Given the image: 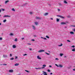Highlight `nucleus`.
<instances>
[{
	"label": "nucleus",
	"mask_w": 75,
	"mask_h": 75,
	"mask_svg": "<svg viewBox=\"0 0 75 75\" xmlns=\"http://www.w3.org/2000/svg\"><path fill=\"white\" fill-rule=\"evenodd\" d=\"M55 65L57 67H60V68H62V65L60 64H59L58 65L57 64H55Z\"/></svg>",
	"instance_id": "obj_1"
},
{
	"label": "nucleus",
	"mask_w": 75,
	"mask_h": 75,
	"mask_svg": "<svg viewBox=\"0 0 75 75\" xmlns=\"http://www.w3.org/2000/svg\"><path fill=\"white\" fill-rule=\"evenodd\" d=\"M46 65H45V64H43L42 66V67L41 68L42 69L45 68V67H46Z\"/></svg>",
	"instance_id": "obj_2"
},
{
	"label": "nucleus",
	"mask_w": 75,
	"mask_h": 75,
	"mask_svg": "<svg viewBox=\"0 0 75 75\" xmlns=\"http://www.w3.org/2000/svg\"><path fill=\"white\" fill-rule=\"evenodd\" d=\"M45 51L43 50H40L38 51V52H44Z\"/></svg>",
	"instance_id": "obj_3"
},
{
	"label": "nucleus",
	"mask_w": 75,
	"mask_h": 75,
	"mask_svg": "<svg viewBox=\"0 0 75 75\" xmlns=\"http://www.w3.org/2000/svg\"><path fill=\"white\" fill-rule=\"evenodd\" d=\"M37 59H41V58L40 57V56H37Z\"/></svg>",
	"instance_id": "obj_4"
},
{
	"label": "nucleus",
	"mask_w": 75,
	"mask_h": 75,
	"mask_svg": "<svg viewBox=\"0 0 75 75\" xmlns=\"http://www.w3.org/2000/svg\"><path fill=\"white\" fill-rule=\"evenodd\" d=\"M57 16L58 17H60V18H65V17H64L58 15Z\"/></svg>",
	"instance_id": "obj_5"
},
{
	"label": "nucleus",
	"mask_w": 75,
	"mask_h": 75,
	"mask_svg": "<svg viewBox=\"0 0 75 75\" xmlns=\"http://www.w3.org/2000/svg\"><path fill=\"white\" fill-rule=\"evenodd\" d=\"M42 72H43V74H44V75H48L47 74V72H46L43 71Z\"/></svg>",
	"instance_id": "obj_6"
},
{
	"label": "nucleus",
	"mask_w": 75,
	"mask_h": 75,
	"mask_svg": "<svg viewBox=\"0 0 75 75\" xmlns=\"http://www.w3.org/2000/svg\"><path fill=\"white\" fill-rule=\"evenodd\" d=\"M11 17L10 16H8V15H5L4 16V17Z\"/></svg>",
	"instance_id": "obj_7"
},
{
	"label": "nucleus",
	"mask_w": 75,
	"mask_h": 75,
	"mask_svg": "<svg viewBox=\"0 0 75 75\" xmlns=\"http://www.w3.org/2000/svg\"><path fill=\"white\" fill-rule=\"evenodd\" d=\"M32 28L33 30H35L36 29V28H35V27L34 25L32 26Z\"/></svg>",
	"instance_id": "obj_8"
},
{
	"label": "nucleus",
	"mask_w": 75,
	"mask_h": 75,
	"mask_svg": "<svg viewBox=\"0 0 75 75\" xmlns=\"http://www.w3.org/2000/svg\"><path fill=\"white\" fill-rule=\"evenodd\" d=\"M3 57L4 58H6V57H7V56L6 55V54H4L3 55Z\"/></svg>",
	"instance_id": "obj_9"
},
{
	"label": "nucleus",
	"mask_w": 75,
	"mask_h": 75,
	"mask_svg": "<svg viewBox=\"0 0 75 75\" xmlns=\"http://www.w3.org/2000/svg\"><path fill=\"white\" fill-rule=\"evenodd\" d=\"M61 24H66V23L61 22Z\"/></svg>",
	"instance_id": "obj_10"
},
{
	"label": "nucleus",
	"mask_w": 75,
	"mask_h": 75,
	"mask_svg": "<svg viewBox=\"0 0 75 75\" xmlns=\"http://www.w3.org/2000/svg\"><path fill=\"white\" fill-rule=\"evenodd\" d=\"M13 48H16V46L15 45H13Z\"/></svg>",
	"instance_id": "obj_11"
},
{
	"label": "nucleus",
	"mask_w": 75,
	"mask_h": 75,
	"mask_svg": "<svg viewBox=\"0 0 75 75\" xmlns=\"http://www.w3.org/2000/svg\"><path fill=\"white\" fill-rule=\"evenodd\" d=\"M9 72H13V70L11 69L9 70Z\"/></svg>",
	"instance_id": "obj_12"
},
{
	"label": "nucleus",
	"mask_w": 75,
	"mask_h": 75,
	"mask_svg": "<svg viewBox=\"0 0 75 75\" xmlns=\"http://www.w3.org/2000/svg\"><path fill=\"white\" fill-rule=\"evenodd\" d=\"M8 2H9V1H8V0L6 1L5 2V4H6V3H8Z\"/></svg>",
	"instance_id": "obj_13"
},
{
	"label": "nucleus",
	"mask_w": 75,
	"mask_h": 75,
	"mask_svg": "<svg viewBox=\"0 0 75 75\" xmlns=\"http://www.w3.org/2000/svg\"><path fill=\"white\" fill-rule=\"evenodd\" d=\"M18 65H19V63H16L15 64V66H18Z\"/></svg>",
	"instance_id": "obj_14"
},
{
	"label": "nucleus",
	"mask_w": 75,
	"mask_h": 75,
	"mask_svg": "<svg viewBox=\"0 0 75 75\" xmlns=\"http://www.w3.org/2000/svg\"><path fill=\"white\" fill-rule=\"evenodd\" d=\"M70 34H72V35H73V34H74V32H72V31L70 32Z\"/></svg>",
	"instance_id": "obj_15"
},
{
	"label": "nucleus",
	"mask_w": 75,
	"mask_h": 75,
	"mask_svg": "<svg viewBox=\"0 0 75 75\" xmlns=\"http://www.w3.org/2000/svg\"><path fill=\"white\" fill-rule=\"evenodd\" d=\"M35 24V25H38V23L37 22H35L34 23Z\"/></svg>",
	"instance_id": "obj_16"
},
{
	"label": "nucleus",
	"mask_w": 75,
	"mask_h": 75,
	"mask_svg": "<svg viewBox=\"0 0 75 75\" xmlns=\"http://www.w3.org/2000/svg\"><path fill=\"white\" fill-rule=\"evenodd\" d=\"M41 38H42V39H44V40H47V38H43L42 37H41Z\"/></svg>",
	"instance_id": "obj_17"
},
{
	"label": "nucleus",
	"mask_w": 75,
	"mask_h": 75,
	"mask_svg": "<svg viewBox=\"0 0 75 75\" xmlns=\"http://www.w3.org/2000/svg\"><path fill=\"white\" fill-rule=\"evenodd\" d=\"M63 55H64V54L62 53L60 54V57H62Z\"/></svg>",
	"instance_id": "obj_18"
},
{
	"label": "nucleus",
	"mask_w": 75,
	"mask_h": 75,
	"mask_svg": "<svg viewBox=\"0 0 75 75\" xmlns=\"http://www.w3.org/2000/svg\"><path fill=\"white\" fill-rule=\"evenodd\" d=\"M71 50L72 51H75V48H74L72 50Z\"/></svg>",
	"instance_id": "obj_19"
},
{
	"label": "nucleus",
	"mask_w": 75,
	"mask_h": 75,
	"mask_svg": "<svg viewBox=\"0 0 75 75\" xmlns=\"http://www.w3.org/2000/svg\"><path fill=\"white\" fill-rule=\"evenodd\" d=\"M7 21V20L6 19H5L3 21V22L4 23H5V22H6V21Z\"/></svg>",
	"instance_id": "obj_20"
},
{
	"label": "nucleus",
	"mask_w": 75,
	"mask_h": 75,
	"mask_svg": "<svg viewBox=\"0 0 75 75\" xmlns=\"http://www.w3.org/2000/svg\"><path fill=\"white\" fill-rule=\"evenodd\" d=\"M48 13H45L44 14V15L45 16H47V15H48Z\"/></svg>",
	"instance_id": "obj_21"
},
{
	"label": "nucleus",
	"mask_w": 75,
	"mask_h": 75,
	"mask_svg": "<svg viewBox=\"0 0 75 75\" xmlns=\"http://www.w3.org/2000/svg\"><path fill=\"white\" fill-rule=\"evenodd\" d=\"M17 40H18V39H17V38H16L15 39V40L14 41H16V42H17Z\"/></svg>",
	"instance_id": "obj_22"
},
{
	"label": "nucleus",
	"mask_w": 75,
	"mask_h": 75,
	"mask_svg": "<svg viewBox=\"0 0 75 75\" xmlns=\"http://www.w3.org/2000/svg\"><path fill=\"white\" fill-rule=\"evenodd\" d=\"M56 20H57V22H58L59 21V19L58 18H57Z\"/></svg>",
	"instance_id": "obj_23"
},
{
	"label": "nucleus",
	"mask_w": 75,
	"mask_h": 75,
	"mask_svg": "<svg viewBox=\"0 0 75 75\" xmlns=\"http://www.w3.org/2000/svg\"><path fill=\"white\" fill-rule=\"evenodd\" d=\"M35 69H41V68H35Z\"/></svg>",
	"instance_id": "obj_24"
},
{
	"label": "nucleus",
	"mask_w": 75,
	"mask_h": 75,
	"mask_svg": "<svg viewBox=\"0 0 75 75\" xmlns=\"http://www.w3.org/2000/svg\"><path fill=\"white\" fill-rule=\"evenodd\" d=\"M25 71H26V72H28V73H29V72H30V71H29L28 70H25Z\"/></svg>",
	"instance_id": "obj_25"
},
{
	"label": "nucleus",
	"mask_w": 75,
	"mask_h": 75,
	"mask_svg": "<svg viewBox=\"0 0 75 75\" xmlns=\"http://www.w3.org/2000/svg\"><path fill=\"white\" fill-rule=\"evenodd\" d=\"M64 3H65V4H67V3H67V2H66V1H64Z\"/></svg>",
	"instance_id": "obj_26"
},
{
	"label": "nucleus",
	"mask_w": 75,
	"mask_h": 75,
	"mask_svg": "<svg viewBox=\"0 0 75 75\" xmlns=\"http://www.w3.org/2000/svg\"><path fill=\"white\" fill-rule=\"evenodd\" d=\"M59 47H61V46H62V44L61 43L60 45H58Z\"/></svg>",
	"instance_id": "obj_27"
},
{
	"label": "nucleus",
	"mask_w": 75,
	"mask_h": 75,
	"mask_svg": "<svg viewBox=\"0 0 75 75\" xmlns=\"http://www.w3.org/2000/svg\"><path fill=\"white\" fill-rule=\"evenodd\" d=\"M46 38H50V37L47 35L46 36Z\"/></svg>",
	"instance_id": "obj_28"
},
{
	"label": "nucleus",
	"mask_w": 75,
	"mask_h": 75,
	"mask_svg": "<svg viewBox=\"0 0 75 75\" xmlns=\"http://www.w3.org/2000/svg\"><path fill=\"white\" fill-rule=\"evenodd\" d=\"M12 11H15V10H14V8H13L12 9Z\"/></svg>",
	"instance_id": "obj_29"
},
{
	"label": "nucleus",
	"mask_w": 75,
	"mask_h": 75,
	"mask_svg": "<svg viewBox=\"0 0 75 75\" xmlns=\"http://www.w3.org/2000/svg\"><path fill=\"white\" fill-rule=\"evenodd\" d=\"M14 59L13 58H11L10 59L11 60H13Z\"/></svg>",
	"instance_id": "obj_30"
},
{
	"label": "nucleus",
	"mask_w": 75,
	"mask_h": 75,
	"mask_svg": "<svg viewBox=\"0 0 75 75\" xmlns=\"http://www.w3.org/2000/svg\"><path fill=\"white\" fill-rule=\"evenodd\" d=\"M71 26L72 27H75V25H71Z\"/></svg>",
	"instance_id": "obj_31"
},
{
	"label": "nucleus",
	"mask_w": 75,
	"mask_h": 75,
	"mask_svg": "<svg viewBox=\"0 0 75 75\" xmlns=\"http://www.w3.org/2000/svg\"><path fill=\"white\" fill-rule=\"evenodd\" d=\"M30 14H31V15L32 14H33V12H30Z\"/></svg>",
	"instance_id": "obj_32"
},
{
	"label": "nucleus",
	"mask_w": 75,
	"mask_h": 75,
	"mask_svg": "<svg viewBox=\"0 0 75 75\" xmlns=\"http://www.w3.org/2000/svg\"><path fill=\"white\" fill-rule=\"evenodd\" d=\"M15 59H17V58H18V57L17 56H15Z\"/></svg>",
	"instance_id": "obj_33"
},
{
	"label": "nucleus",
	"mask_w": 75,
	"mask_h": 75,
	"mask_svg": "<svg viewBox=\"0 0 75 75\" xmlns=\"http://www.w3.org/2000/svg\"><path fill=\"white\" fill-rule=\"evenodd\" d=\"M73 31H74V32H75V28L73 29Z\"/></svg>",
	"instance_id": "obj_34"
},
{
	"label": "nucleus",
	"mask_w": 75,
	"mask_h": 75,
	"mask_svg": "<svg viewBox=\"0 0 75 75\" xmlns=\"http://www.w3.org/2000/svg\"><path fill=\"white\" fill-rule=\"evenodd\" d=\"M36 19H39V20H40V17H37L36 18Z\"/></svg>",
	"instance_id": "obj_35"
},
{
	"label": "nucleus",
	"mask_w": 75,
	"mask_h": 75,
	"mask_svg": "<svg viewBox=\"0 0 75 75\" xmlns=\"http://www.w3.org/2000/svg\"><path fill=\"white\" fill-rule=\"evenodd\" d=\"M55 59V60H59V59L58 58H56Z\"/></svg>",
	"instance_id": "obj_36"
},
{
	"label": "nucleus",
	"mask_w": 75,
	"mask_h": 75,
	"mask_svg": "<svg viewBox=\"0 0 75 75\" xmlns=\"http://www.w3.org/2000/svg\"><path fill=\"white\" fill-rule=\"evenodd\" d=\"M75 46L73 45L72 46H71V47H73V48H75Z\"/></svg>",
	"instance_id": "obj_37"
},
{
	"label": "nucleus",
	"mask_w": 75,
	"mask_h": 75,
	"mask_svg": "<svg viewBox=\"0 0 75 75\" xmlns=\"http://www.w3.org/2000/svg\"><path fill=\"white\" fill-rule=\"evenodd\" d=\"M10 55L9 56V57H11L12 56V54H10Z\"/></svg>",
	"instance_id": "obj_38"
},
{
	"label": "nucleus",
	"mask_w": 75,
	"mask_h": 75,
	"mask_svg": "<svg viewBox=\"0 0 75 75\" xmlns=\"http://www.w3.org/2000/svg\"><path fill=\"white\" fill-rule=\"evenodd\" d=\"M57 10H58V11H60V9H59V8H58V9H57Z\"/></svg>",
	"instance_id": "obj_39"
},
{
	"label": "nucleus",
	"mask_w": 75,
	"mask_h": 75,
	"mask_svg": "<svg viewBox=\"0 0 75 75\" xmlns=\"http://www.w3.org/2000/svg\"><path fill=\"white\" fill-rule=\"evenodd\" d=\"M67 41H68V42H71V41H70L69 40H67Z\"/></svg>",
	"instance_id": "obj_40"
},
{
	"label": "nucleus",
	"mask_w": 75,
	"mask_h": 75,
	"mask_svg": "<svg viewBox=\"0 0 75 75\" xmlns=\"http://www.w3.org/2000/svg\"><path fill=\"white\" fill-rule=\"evenodd\" d=\"M45 54H47V55H49V54L47 53V52H45Z\"/></svg>",
	"instance_id": "obj_41"
},
{
	"label": "nucleus",
	"mask_w": 75,
	"mask_h": 75,
	"mask_svg": "<svg viewBox=\"0 0 75 75\" xmlns=\"http://www.w3.org/2000/svg\"><path fill=\"white\" fill-rule=\"evenodd\" d=\"M31 41H35V40H34V39H32L31 40Z\"/></svg>",
	"instance_id": "obj_42"
},
{
	"label": "nucleus",
	"mask_w": 75,
	"mask_h": 75,
	"mask_svg": "<svg viewBox=\"0 0 75 75\" xmlns=\"http://www.w3.org/2000/svg\"><path fill=\"white\" fill-rule=\"evenodd\" d=\"M33 36L34 37H37L36 35H34Z\"/></svg>",
	"instance_id": "obj_43"
},
{
	"label": "nucleus",
	"mask_w": 75,
	"mask_h": 75,
	"mask_svg": "<svg viewBox=\"0 0 75 75\" xmlns=\"http://www.w3.org/2000/svg\"><path fill=\"white\" fill-rule=\"evenodd\" d=\"M27 54H25L23 55V56H25V55H27Z\"/></svg>",
	"instance_id": "obj_44"
},
{
	"label": "nucleus",
	"mask_w": 75,
	"mask_h": 75,
	"mask_svg": "<svg viewBox=\"0 0 75 75\" xmlns=\"http://www.w3.org/2000/svg\"><path fill=\"white\" fill-rule=\"evenodd\" d=\"M3 65H7V64H3Z\"/></svg>",
	"instance_id": "obj_45"
},
{
	"label": "nucleus",
	"mask_w": 75,
	"mask_h": 75,
	"mask_svg": "<svg viewBox=\"0 0 75 75\" xmlns=\"http://www.w3.org/2000/svg\"><path fill=\"white\" fill-rule=\"evenodd\" d=\"M10 35H13V34L12 33H11L10 34Z\"/></svg>",
	"instance_id": "obj_46"
},
{
	"label": "nucleus",
	"mask_w": 75,
	"mask_h": 75,
	"mask_svg": "<svg viewBox=\"0 0 75 75\" xmlns=\"http://www.w3.org/2000/svg\"><path fill=\"white\" fill-rule=\"evenodd\" d=\"M2 38H0V40H2Z\"/></svg>",
	"instance_id": "obj_47"
},
{
	"label": "nucleus",
	"mask_w": 75,
	"mask_h": 75,
	"mask_svg": "<svg viewBox=\"0 0 75 75\" xmlns=\"http://www.w3.org/2000/svg\"><path fill=\"white\" fill-rule=\"evenodd\" d=\"M47 71H48V72H50V70H49V69H48V70H47Z\"/></svg>",
	"instance_id": "obj_48"
},
{
	"label": "nucleus",
	"mask_w": 75,
	"mask_h": 75,
	"mask_svg": "<svg viewBox=\"0 0 75 75\" xmlns=\"http://www.w3.org/2000/svg\"><path fill=\"white\" fill-rule=\"evenodd\" d=\"M2 11H4L5 9H2Z\"/></svg>",
	"instance_id": "obj_49"
},
{
	"label": "nucleus",
	"mask_w": 75,
	"mask_h": 75,
	"mask_svg": "<svg viewBox=\"0 0 75 75\" xmlns=\"http://www.w3.org/2000/svg\"><path fill=\"white\" fill-rule=\"evenodd\" d=\"M27 44H28V45H31V43H27Z\"/></svg>",
	"instance_id": "obj_50"
},
{
	"label": "nucleus",
	"mask_w": 75,
	"mask_h": 75,
	"mask_svg": "<svg viewBox=\"0 0 75 75\" xmlns=\"http://www.w3.org/2000/svg\"><path fill=\"white\" fill-rule=\"evenodd\" d=\"M73 70L74 71H75V69H73Z\"/></svg>",
	"instance_id": "obj_51"
},
{
	"label": "nucleus",
	"mask_w": 75,
	"mask_h": 75,
	"mask_svg": "<svg viewBox=\"0 0 75 75\" xmlns=\"http://www.w3.org/2000/svg\"><path fill=\"white\" fill-rule=\"evenodd\" d=\"M49 67H50V68H51L52 67V66H51V65H50L49 66Z\"/></svg>",
	"instance_id": "obj_52"
},
{
	"label": "nucleus",
	"mask_w": 75,
	"mask_h": 75,
	"mask_svg": "<svg viewBox=\"0 0 75 75\" xmlns=\"http://www.w3.org/2000/svg\"><path fill=\"white\" fill-rule=\"evenodd\" d=\"M29 50H30V51L31 50H32V49H31V48H30V49H29Z\"/></svg>",
	"instance_id": "obj_53"
},
{
	"label": "nucleus",
	"mask_w": 75,
	"mask_h": 75,
	"mask_svg": "<svg viewBox=\"0 0 75 75\" xmlns=\"http://www.w3.org/2000/svg\"><path fill=\"white\" fill-rule=\"evenodd\" d=\"M22 40H24V38H22Z\"/></svg>",
	"instance_id": "obj_54"
},
{
	"label": "nucleus",
	"mask_w": 75,
	"mask_h": 75,
	"mask_svg": "<svg viewBox=\"0 0 75 75\" xmlns=\"http://www.w3.org/2000/svg\"><path fill=\"white\" fill-rule=\"evenodd\" d=\"M50 19L52 20H53V18H51Z\"/></svg>",
	"instance_id": "obj_55"
},
{
	"label": "nucleus",
	"mask_w": 75,
	"mask_h": 75,
	"mask_svg": "<svg viewBox=\"0 0 75 75\" xmlns=\"http://www.w3.org/2000/svg\"><path fill=\"white\" fill-rule=\"evenodd\" d=\"M64 58H66V57H67V56H64Z\"/></svg>",
	"instance_id": "obj_56"
},
{
	"label": "nucleus",
	"mask_w": 75,
	"mask_h": 75,
	"mask_svg": "<svg viewBox=\"0 0 75 75\" xmlns=\"http://www.w3.org/2000/svg\"><path fill=\"white\" fill-rule=\"evenodd\" d=\"M1 9H0V13H1Z\"/></svg>",
	"instance_id": "obj_57"
},
{
	"label": "nucleus",
	"mask_w": 75,
	"mask_h": 75,
	"mask_svg": "<svg viewBox=\"0 0 75 75\" xmlns=\"http://www.w3.org/2000/svg\"><path fill=\"white\" fill-rule=\"evenodd\" d=\"M65 28H67V26H65Z\"/></svg>",
	"instance_id": "obj_58"
},
{
	"label": "nucleus",
	"mask_w": 75,
	"mask_h": 75,
	"mask_svg": "<svg viewBox=\"0 0 75 75\" xmlns=\"http://www.w3.org/2000/svg\"><path fill=\"white\" fill-rule=\"evenodd\" d=\"M50 75H52V73H50Z\"/></svg>",
	"instance_id": "obj_59"
},
{
	"label": "nucleus",
	"mask_w": 75,
	"mask_h": 75,
	"mask_svg": "<svg viewBox=\"0 0 75 75\" xmlns=\"http://www.w3.org/2000/svg\"><path fill=\"white\" fill-rule=\"evenodd\" d=\"M1 25V23H0V25Z\"/></svg>",
	"instance_id": "obj_60"
},
{
	"label": "nucleus",
	"mask_w": 75,
	"mask_h": 75,
	"mask_svg": "<svg viewBox=\"0 0 75 75\" xmlns=\"http://www.w3.org/2000/svg\"><path fill=\"white\" fill-rule=\"evenodd\" d=\"M1 6L0 5V7Z\"/></svg>",
	"instance_id": "obj_61"
},
{
	"label": "nucleus",
	"mask_w": 75,
	"mask_h": 75,
	"mask_svg": "<svg viewBox=\"0 0 75 75\" xmlns=\"http://www.w3.org/2000/svg\"><path fill=\"white\" fill-rule=\"evenodd\" d=\"M2 65V64H1V65Z\"/></svg>",
	"instance_id": "obj_62"
},
{
	"label": "nucleus",
	"mask_w": 75,
	"mask_h": 75,
	"mask_svg": "<svg viewBox=\"0 0 75 75\" xmlns=\"http://www.w3.org/2000/svg\"><path fill=\"white\" fill-rule=\"evenodd\" d=\"M0 16H1L0 15Z\"/></svg>",
	"instance_id": "obj_63"
}]
</instances>
